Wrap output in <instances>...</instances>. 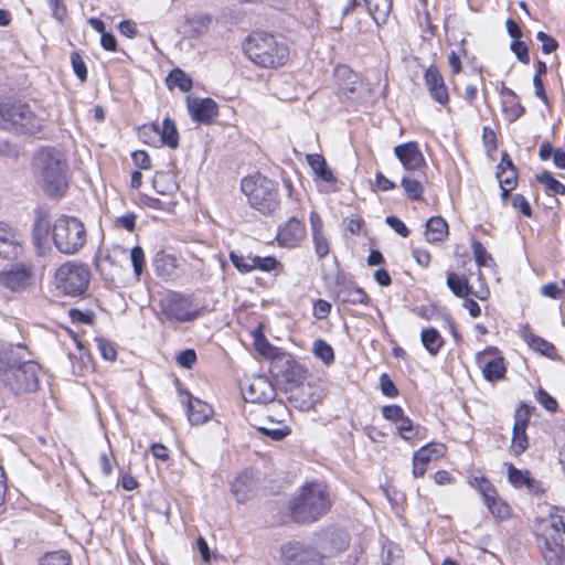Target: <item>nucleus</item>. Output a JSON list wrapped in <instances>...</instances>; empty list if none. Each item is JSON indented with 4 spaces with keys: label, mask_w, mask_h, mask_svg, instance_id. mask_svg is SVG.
<instances>
[{
    "label": "nucleus",
    "mask_w": 565,
    "mask_h": 565,
    "mask_svg": "<svg viewBox=\"0 0 565 565\" xmlns=\"http://www.w3.org/2000/svg\"><path fill=\"white\" fill-rule=\"evenodd\" d=\"M21 344L11 345L1 353L0 381L13 395L33 393L40 386L41 366L32 360L22 361Z\"/></svg>",
    "instance_id": "f257e3e1"
},
{
    "label": "nucleus",
    "mask_w": 565,
    "mask_h": 565,
    "mask_svg": "<svg viewBox=\"0 0 565 565\" xmlns=\"http://www.w3.org/2000/svg\"><path fill=\"white\" fill-rule=\"evenodd\" d=\"M33 175L50 196H62L68 188V163L64 152L43 147L33 156Z\"/></svg>",
    "instance_id": "f03ea898"
},
{
    "label": "nucleus",
    "mask_w": 565,
    "mask_h": 565,
    "mask_svg": "<svg viewBox=\"0 0 565 565\" xmlns=\"http://www.w3.org/2000/svg\"><path fill=\"white\" fill-rule=\"evenodd\" d=\"M46 121L43 110L36 111L24 102L17 99L0 102V129L33 136L44 129Z\"/></svg>",
    "instance_id": "7ed1b4c3"
},
{
    "label": "nucleus",
    "mask_w": 565,
    "mask_h": 565,
    "mask_svg": "<svg viewBox=\"0 0 565 565\" xmlns=\"http://www.w3.org/2000/svg\"><path fill=\"white\" fill-rule=\"evenodd\" d=\"M291 519L300 524H308L321 519L331 507L329 494L320 483L301 487L289 501Z\"/></svg>",
    "instance_id": "20e7f679"
},
{
    "label": "nucleus",
    "mask_w": 565,
    "mask_h": 565,
    "mask_svg": "<svg viewBox=\"0 0 565 565\" xmlns=\"http://www.w3.org/2000/svg\"><path fill=\"white\" fill-rule=\"evenodd\" d=\"M245 53L256 65L271 68L285 65L289 57L288 46L264 32H255L248 36Z\"/></svg>",
    "instance_id": "39448f33"
},
{
    "label": "nucleus",
    "mask_w": 565,
    "mask_h": 565,
    "mask_svg": "<svg viewBox=\"0 0 565 565\" xmlns=\"http://www.w3.org/2000/svg\"><path fill=\"white\" fill-rule=\"evenodd\" d=\"M52 237L61 253L74 255L86 243V228L77 217L63 215L54 222Z\"/></svg>",
    "instance_id": "423d86ee"
},
{
    "label": "nucleus",
    "mask_w": 565,
    "mask_h": 565,
    "mask_svg": "<svg viewBox=\"0 0 565 565\" xmlns=\"http://www.w3.org/2000/svg\"><path fill=\"white\" fill-rule=\"evenodd\" d=\"M243 193L250 205L263 213H271L278 206L276 184L268 178L256 174L242 180Z\"/></svg>",
    "instance_id": "0eeeda50"
},
{
    "label": "nucleus",
    "mask_w": 565,
    "mask_h": 565,
    "mask_svg": "<svg viewBox=\"0 0 565 565\" xmlns=\"http://www.w3.org/2000/svg\"><path fill=\"white\" fill-rule=\"evenodd\" d=\"M256 348L262 355L271 358L269 370L276 379L298 383L305 377V369L290 355L277 352V349L265 340H256Z\"/></svg>",
    "instance_id": "6e6552de"
},
{
    "label": "nucleus",
    "mask_w": 565,
    "mask_h": 565,
    "mask_svg": "<svg viewBox=\"0 0 565 565\" xmlns=\"http://www.w3.org/2000/svg\"><path fill=\"white\" fill-rule=\"evenodd\" d=\"M90 273L86 265L66 262L55 273V286L64 295L81 296L89 284Z\"/></svg>",
    "instance_id": "1a4fd4ad"
},
{
    "label": "nucleus",
    "mask_w": 565,
    "mask_h": 565,
    "mask_svg": "<svg viewBox=\"0 0 565 565\" xmlns=\"http://www.w3.org/2000/svg\"><path fill=\"white\" fill-rule=\"evenodd\" d=\"M159 308L160 313L170 321L186 322L200 315L192 296L175 291L166 294L159 301Z\"/></svg>",
    "instance_id": "9d476101"
},
{
    "label": "nucleus",
    "mask_w": 565,
    "mask_h": 565,
    "mask_svg": "<svg viewBox=\"0 0 565 565\" xmlns=\"http://www.w3.org/2000/svg\"><path fill=\"white\" fill-rule=\"evenodd\" d=\"M536 542L547 565H561L565 555L563 534L535 521Z\"/></svg>",
    "instance_id": "9b49d317"
},
{
    "label": "nucleus",
    "mask_w": 565,
    "mask_h": 565,
    "mask_svg": "<svg viewBox=\"0 0 565 565\" xmlns=\"http://www.w3.org/2000/svg\"><path fill=\"white\" fill-rule=\"evenodd\" d=\"M280 556L285 565H322V555L312 546L298 541L282 544Z\"/></svg>",
    "instance_id": "f8f14e48"
},
{
    "label": "nucleus",
    "mask_w": 565,
    "mask_h": 565,
    "mask_svg": "<svg viewBox=\"0 0 565 565\" xmlns=\"http://www.w3.org/2000/svg\"><path fill=\"white\" fill-rule=\"evenodd\" d=\"M476 363L482 371L488 382H497L504 379L507 363L495 347H488L476 354Z\"/></svg>",
    "instance_id": "ddd939ff"
},
{
    "label": "nucleus",
    "mask_w": 565,
    "mask_h": 565,
    "mask_svg": "<svg viewBox=\"0 0 565 565\" xmlns=\"http://www.w3.org/2000/svg\"><path fill=\"white\" fill-rule=\"evenodd\" d=\"M243 397L248 403L268 404L274 402L276 390L270 381L263 375H256L244 381L241 385Z\"/></svg>",
    "instance_id": "4468645a"
},
{
    "label": "nucleus",
    "mask_w": 565,
    "mask_h": 565,
    "mask_svg": "<svg viewBox=\"0 0 565 565\" xmlns=\"http://www.w3.org/2000/svg\"><path fill=\"white\" fill-rule=\"evenodd\" d=\"M306 225L300 220L292 216L279 225L276 241L280 247L294 248L306 238Z\"/></svg>",
    "instance_id": "2eb2a0df"
},
{
    "label": "nucleus",
    "mask_w": 565,
    "mask_h": 565,
    "mask_svg": "<svg viewBox=\"0 0 565 565\" xmlns=\"http://www.w3.org/2000/svg\"><path fill=\"white\" fill-rule=\"evenodd\" d=\"M529 422L530 409L527 406L521 405L515 412L511 440V451L515 456L523 454L529 447V439L526 436Z\"/></svg>",
    "instance_id": "dca6fc26"
},
{
    "label": "nucleus",
    "mask_w": 565,
    "mask_h": 565,
    "mask_svg": "<svg viewBox=\"0 0 565 565\" xmlns=\"http://www.w3.org/2000/svg\"><path fill=\"white\" fill-rule=\"evenodd\" d=\"M394 153L406 172H422L426 166L424 156L416 142H406L394 148Z\"/></svg>",
    "instance_id": "f3484780"
},
{
    "label": "nucleus",
    "mask_w": 565,
    "mask_h": 565,
    "mask_svg": "<svg viewBox=\"0 0 565 565\" xmlns=\"http://www.w3.org/2000/svg\"><path fill=\"white\" fill-rule=\"evenodd\" d=\"M32 276L31 267L24 264L13 265L10 269L0 273V286L11 291L25 289Z\"/></svg>",
    "instance_id": "a211bd4d"
},
{
    "label": "nucleus",
    "mask_w": 565,
    "mask_h": 565,
    "mask_svg": "<svg viewBox=\"0 0 565 565\" xmlns=\"http://www.w3.org/2000/svg\"><path fill=\"white\" fill-rule=\"evenodd\" d=\"M186 107L192 120L209 125L217 116V104L212 98L188 97Z\"/></svg>",
    "instance_id": "6ab92c4d"
},
{
    "label": "nucleus",
    "mask_w": 565,
    "mask_h": 565,
    "mask_svg": "<svg viewBox=\"0 0 565 565\" xmlns=\"http://www.w3.org/2000/svg\"><path fill=\"white\" fill-rule=\"evenodd\" d=\"M425 85L429 92L430 97L440 105H446L449 102L448 88L445 84L444 77L435 66L426 70L424 75Z\"/></svg>",
    "instance_id": "aec40b11"
},
{
    "label": "nucleus",
    "mask_w": 565,
    "mask_h": 565,
    "mask_svg": "<svg viewBox=\"0 0 565 565\" xmlns=\"http://www.w3.org/2000/svg\"><path fill=\"white\" fill-rule=\"evenodd\" d=\"M301 411H309L323 398V391L318 385L302 384L292 394Z\"/></svg>",
    "instance_id": "412c9836"
},
{
    "label": "nucleus",
    "mask_w": 565,
    "mask_h": 565,
    "mask_svg": "<svg viewBox=\"0 0 565 565\" xmlns=\"http://www.w3.org/2000/svg\"><path fill=\"white\" fill-rule=\"evenodd\" d=\"M21 239L19 234L8 224L0 222V256L15 257L19 254Z\"/></svg>",
    "instance_id": "4be33fe9"
},
{
    "label": "nucleus",
    "mask_w": 565,
    "mask_h": 565,
    "mask_svg": "<svg viewBox=\"0 0 565 565\" xmlns=\"http://www.w3.org/2000/svg\"><path fill=\"white\" fill-rule=\"evenodd\" d=\"M156 192L164 198H173L179 190L175 175L172 172H157L152 180Z\"/></svg>",
    "instance_id": "5701e85b"
},
{
    "label": "nucleus",
    "mask_w": 565,
    "mask_h": 565,
    "mask_svg": "<svg viewBox=\"0 0 565 565\" xmlns=\"http://www.w3.org/2000/svg\"><path fill=\"white\" fill-rule=\"evenodd\" d=\"M424 172H407L401 180L406 196L412 201H419L424 194Z\"/></svg>",
    "instance_id": "b1692460"
},
{
    "label": "nucleus",
    "mask_w": 565,
    "mask_h": 565,
    "mask_svg": "<svg viewBox=\"0 0 565 565\" xmlns=\"http://www.w3.org/2000/svg\"><path fill=\"white\" fill-rule=\"evenodd\" d=\"M500 95L502 97V108L505 117L510 121L519 119L524 113V107L519 103L516 94L511 88L503 86Z\"/></svg>",
    "instance_id": "393cba45"
},
{
    "label": "nucleus",
    "mask_w": 565,
    "mask_h": 565,
    "mask_svg": "<svg viewBox=\"0 0 565 565\" xmlns=\"http://www.w3.org/2000/svg\"><path fill=\"white\" fill-rule=\"evenodd\" d=\"M212 407L198 398H190L188 402V418L192 425L204 424L212 416Z\"/></svg>",
    "instance_id": "a878e982"
},
{
    "label": "nucleus",
    "mask_w": 565,
    "mask_h": 565,
    "mask_svg": "<svg viewBox=\"0 0 565 565\" xmlns=\"http://www.w3.org/2000/svg\"><path fill=\"white\" fill-rule=\"evenodd\" d=\"M211 19L204 14H196L189 17L182 24L183 34L196 38L207 32L210 28Z\"/></svg>",
    "instance_id": "bb28decb"
},
{
    "label": "nucleus",
    "mask_w": 565,
    "mask_h": 565,
    "mask_svg": "<svg viewBox=\"0 0 565 565\" xmlns=\"http://www.w3.org/2000/svg\"><path fill=\"white\" fill-rule=\"evenodd\" d=\"M253 479L247 472L239 475L232 483V493L238 503H244L253 495Z\"/></svg>",
    "instance_id": "cd10ccee"
},
{
    "label": "nucleus",
    "mask_w": 565,
    "mask_h": 565,
    "mask_svg": "<svg viewBox=\"0 0 565 565\" xmlns=\"http://www.w3.org/2000/svg\"><path fill=\"white\" fill-rule=\"evenodd\" d=\"M426 239L429 243L443 242L448 235V224L440 216H433L426 223Z\"/></svg>",
    "instance_id": "c85d7f7f"
},
{
    "label": "nucleus",
    "mask_w": 565,
    "mask_h": 565,
    "mask_svg": "<svg viewBox=\"0 0 565 565\" xmlns=\"http://www.w3.org/2000/svg\"><path fill=\"white\" fill-rule=\"evenodd\" d=\"M307 162L312 169L316 177L324 182L332 183L335 181L333 172L327 166L324 158L319 153L307 154Z\"/></svg>",
    "instance_id": "c756f323"
},
{
    "label": "nucleus",
    "mask_w": 565,
    "mask_h": 565,
    "mask_svg": "<svg viewBox=\"0 0 565 565\" xmlns=\"http://www.w3.org/2000/svg\"><path fill=\"white\" fill-rule=\"evenodd\" d=\"M536 522L544 524L545 529L556 530L565 534V510L561 508H553L548 514L536 519Z\"/></svg>",
    "instance_id": "7c9ffc66"
},
{
    "label": "nucleus",
    "mask_w": 565,
    "mask_h": 565,
    "mask_svg": "<svg viewBox=\"0 0 565 565\" xmlns=\"http://www.w3.org/2000/svg\"><path fill=\"white\" fill-rule=\"evenodd\" d=\"M367 7L369 13L376 23L384 22L391 11V0H363Z\"/></svg>",
    "instance_id": "2f4dec72"
},
{
    "label": "nucleus",
    "mask_w": 565,
    "mask_h": 565,
    "mask_svg": "<svg viewBox=\"0 0 565 565\" xmlns=\"http://www.w3.org/2000/svg\"><path fill=\"white\" fill-rule=\"evenodd\" d=\"M445 454L446 446L439 443L427 444L415 452L419 461H424L427 463L444 457Z\"/></svg>",
    "instance_id": "473e14b6"
},
{
    "label": "nucleus",
    "mask_w": 565,
    "mask_h": 565,
    "mask_svg": "<svg viewBox=\"0 0 565 565\" xmlns=\"http://www.w3.org/2000/svg\"><path fill=\"white\" fill-rule=\"evenodd\" d=\"M160 141L170 148H177L179 145V134L177 127L170 118H164L161 128H159Z\"/></svg>",
    "instance_id": "72a5a7b5"
},
{
    "label": "nucleus",
    "mask_w": 565,
    "mask_h": 565,
    "mask_svg": "<svg viewBox=\"0 0 565 565\" xmlns=\"http://www.w3.org/2000/svg\"><path fill=\"white\" fill-rule=\"evenodd\" d=\"M420 338L423 345L431 355H436L444 344L441 335L434 328L423 330Z\"/></svg>",
    "instance_id": "f704fd0d"
},
{
    "label": "nucleus",
    "mask_w": 565,
    "mask_h": 565,
    "mask_svg": "<svg viewBox=\"0 0 565 565\" xmlns=\"http://www.w3.org/2000/svg\"><path fill=\"white\" fill-rule=\"evenodd\" d=\"M447 286L457 297L460 298H466L471 292L468 279L455 273H448Z\"/></svg>",
    "instance_id": "c9c22d12"
},
{
    "label": "nucleus",
    "mask_w": 565,
    "mask_h": 565,
    "mask_svg": "<svg viewBox=\"0 0 565 565\" xmlns=\"http://www.w3.org/2000/svg\"><path fill=\"white\" fill-rule=\"evenodd\" d=\"M167 85L170 89L178 87L185 93L192 88V79L182 70L174 68L167 77Z\"/></svg>",
    "instance_id": "e433bc0d"
},
{
    "label": "nucleus",
    "mask_w": 565,
    "mask_h": 565,
    "mask_svg": "<svg viewBox=\"0 0 565 565\" xmlns=\"http://www.w3.org/2000/svg\"><path fill=\"white\" fill-rule=\"evenodd\" d=\"M339 297L343 302L352 305H367L370 298L367 294L359 287H348L339 291Z\"/></svg>",
    "instance_id": "4c0bfd02"
},
{
    "label": "nucleus",
    "mask_w": 565,
    "mask_h": 565,
    "mask_svg": "<svg viewBox=\"0 0 565 565\" xmlns=\"http://www.w3.org/2000/svg\"><path fill=\"white\" fill-rule=\"evenodd\" d=\"M396 429L401 437L406 441H414L419 438V426L414 425L412 419L407 416H404L398 423H396Z\"/></svg>",
    "instance_id": "58836bf2"
},
{
    "label": "nucleus",
    "mask_w": 565,
    "mask_h": 565,
    "mask_svg": "<svg viewBox=\"0 0 565 565\" xmlns=\"http://www.w3.org/2000/svg\"><path fill=\"white\" fill-rule=\"evenodd\" d=\"M508 469V479L516 488L531 487L532 479L529 471L516 469L512 463H505Z\"/></svg>",
    "instance_id": "ea45409f"
},
{
    "label": "nucleus",
    "mask_w": 565,
    "mask_h": 565,
    "mask_svg": "<svg viewBox=\"0 0 565 565\" xmlns=\"http://www.w3.org/2000/svg\"><path fill=\"white\" fill-rule=\"evenodd\" d=\"M470 483L482 495L484 503H488L497 495L493 484L483 477L476 476L472 478Z\"/></svg>",
    "instance_id": "a19ab883"
},
{
    "label": "nucleus",
    "mask_w": 565,
    "mask_h": 565,
    "mask_svg": "<svg viewBox=\"0 0 565 565\" xmlns=\"http://www.w3.org/2000/svg\"><path fill=\"white\" fill-rule=\"evenodd\" d=\"M156 271L163 277H170L175 268V258L167 254H158L154 259Z\"/></svg>",
    "instance_id": "79ce46f5"
},
{
    "label": "nucleus",
    "mask_w": 565,
    "mask_h": 565,
    "mask_svg": "<svg viewBox=\"0 0 565 565\" xmlns=\"http://www.w3.org/2000/svg\"><path fill=\"white\" fill-rule=\"evenodd\" d=\"M312 352L318 359L328 365L334 361V352L332 347L322 339H318L313 342Z\"/></svg>",
    "instance_id": "37998d69"
},
{
    "label": "nucleus",
    "mask_w": 565,
    "mask_h": 565,
    "mask_svg": "<svg viewBox=\"0 0 565 565\" xmlns=\"http://www.w3.org/2000/svg\"><path fill=\"white\" fill-rule=\"evenodd\" d=\"M497 177L502 190V198L507 199L509 192L516 185V171L515 169L503 170L502 172H497Z\"/></svg>",
    "instance_id": "c03bdc74"
},
{
    "label": "nucleus",
    "mask_w": 565,
    "mask_h": 565,
    "mask_svg": "<svg viewBox=\"0 0 565 565\" xmlns=\"http://www.w3.org/2000/svg\"><path fill=\"white\" fill-rule=\"evenodd\" d=\"M40 565H72V558L66 551L50 552L41 557Z\"/></svg>",
    "instance_id": "a18cd8bd"
},
{
    "label": "nucleus",
    "mask_w": 565,
    "mask_h": 565,
    "mask_svg": "<svg viewBox=\"0 0 565 565\" xmlns=\"http://www.w3.org/2000/svg\"><path fill=\"white\" fill-rule=\"evenodd\" d=\"M537 181L545 185L550 194H565V185L556 180L550 172L537 175Z\"/></svg>",
    "instance_id": "49530a36"
},
{
    "label": "nucleus",
    "mask_w": 565,
    "mask_h": 565,
    "mask_svg": "<svg viewBox=\"0 0 565 565\" xmlns=\"http://www.w3.org/2000/svg\"><path fill=\"white\" fill-rule=\"evenodd\" d=\"M143 203L146 206L153 209V210H161L168 213H171L174 211V207L177 205V201L173 198H164L158 199V198H151L146 196L143 199Z\"/></svg>",
    "instance_id": "de8ad7c7"
},
{
    "label": "nucleus",
    "mask_w": 565,
    "mask_h": 565,
    "mask_svg": "<svg viewBox=\"0 0 565 565\" xmlns=\"http://www.w3.org/2000/svg\"><path fill=\"white\" fill-rule=\"evenodd\" d=\"M472 252L478 266L491 267L493 265L491 255L487 252L486 247L480 242L473 241Z\"/></svg>",
    "instance_id": "09e8293b"
},
{
    "label": "nucleus",
    "mask_w": 565,
    "mask_h": 565,
    "mask_svg": "<svg viewBox=\"0 0 565 565\" xmlns=\"http://www.w3.org/2000/svg\"><path fill=\"white\" fill-rule=\"evenodd\" d=\"M281 422H284L282 418L279 420L278 427L260 426L258 427V430L265 436L270 437L273 440H281L290 434V428L286 425H281Z\"/></svg>",
    "instance_id": "8fccbe9b"
},
{
    "label": "nucleus",
    "mask_w": 565,
    "mask_h": 565,
    "mask_svg": "<svg viewBox=\"0 0 565 565\" xmlns=\"http://www.w3.org/2000/svg\"><path fill=\"white\" fill-rule=\"evenodd\" d=\"M230 258L233 263V265L241 271V273H249L253 269H255L254 264V256H242L237 255L236 253L232 252L230 255Z\"/></svg>",
    "instance_id": "3c124183"
},
{
    "label": "nucleus",
    "mask_w": 565,
    "mask_h": 565,
    "mask_svg": "<svg viewBox=\"0 0 565 565\" xmlns=\"http://www.w3.org/2000/svg\"><path fill=\"white\" fill-rule=\"evenodd\" d=\"M315 253L319 259L324 258L330 253V243L326 233L312 236Z\"/></svg>",
    "instance_id": "603ef678"
},
{
    "label": "nucleus",
    "mask_w": 565,
    "mask_h": 565,
    "mask_svg": "<svg viewBox=\"0 0 565 565\" xmlns=\"http://www.w3.org/2000/svg\"><path fill=\"white\" fill-rule=\"evenodd\" d=\"M526 340L533 350L539 351L543 355H550L554 351V345L552 343L537 335L531 334Z\"/></svg>",
    "instance_id": "864d4df0"
},
{
    "label": "nucleus",
    "mask_w": 565,
    "mask_h": 565,
    "mask_svg": "<svg viewBox=\"0 0 565 565\" xmlns=\"http://www.w3.org/2000/svg\"><path fill=\"white\" fill-rule=\"evenodd\" d=\"M130 260L134 267V273L139 277L143 271L145 253L140 246H135L130 250Z\"/></svg>",
    "instance_id": "5fc2aeb1"
},
{
    "label": "nucleus",
    "mask_w": 565,
    "mask_h": 565,
    "mask_svg": "<svg viewBox=\"0 0 565 565\" xmlns=\"http://www.w3.org/2000/svg\"><path fill=\"white\" fill-rule=\"evenodd\" d=\"M486 504L489 511L497 518L504 519L510 514L509 505L498 499L497 495Z\"/></svg>",
    "instance_id": "6e6d98bb"
},
{
    "label": "nucleus",
    "mask_w": 565,
    "mask_h": 565,
    "mask_svg": "<svg viewBox=\"0 0 565 565\" xmlns=\"http://www.w3.org/2000/svg\"><path fill=\"white\" fill-rule=\"evenodd\" d=\"M96 343H97V348H98L100 355L105 360L114 361L116 359L117 351H116L115 345L110 341L103 339V338H97Z\"/></svg>",
    "instance_id": "4d7b16f0"
},
{
    "label": "nucleus",
    "mask_w": 565,
    "mask_h": 565,
    "mask_svg": "<svg viewBox=\"0 0 565 565\" xmlns=\"http://www.w3.org/2000/svg\"><path fill=\"white\" fill-rule=\"evenodd\" d=\"M254 264H255V269H260L263 271H271V270H275L280 264L279 262L273 257V256H267V257H260V256H254Z\"/></svg>",
    "instance_id": "13d9d810"
},
{
    "label": "nucleus",
    "mask_w": 565,
    "mask_h": 565,
    "mask_svg": "<svg viewBox=\"0 0 565 565\" xmlns=\"http://www.w3.org/2000/svg\"><path fill=\"white\" fill-rule=\"evenodd\" d=\"M536 39L541 42L542 52L545 54H551L558 47L557 41L543 31L537 32Z\"/></svg>",
    "instance_id": "bf43d9fd"
},
{
    "label": "nucleus",
    "mask_w": 565,
    "mask_h": 565,
    "mask_svg": "<svg viewBox=\"0 0 565 565\" xmlns=\"http://www.w3.org/2000/svg\"><path fill=\"white\" fill-rule=\"evenodd\" d=\"M510 49L521 63H530L529 50L524 42H522L521 40L512 41Z\"/></svg>",
    "instance_id": "052dcab7"
},
{
    "label": "nucleus",
    "mask_w": 565,
    "mask_h": 565,
    "mask_svg": "<svg viewBox=\"0 0 565 565\" xmlns=\"http://www.w3.org/2000/svg\"><path fill=\"white\" fill-rule=\"evenodd\" d=\"M159 135V127L157 125H143L139 128V138L147 143H150L157 139Z\"/></svg>",
    "instance_id": "680f3d73"
},
{
    "label": "nucleus",
    "mask_w": 565,
    "mask_h": 565,
    "mask_svg": "<svg viewBox=\"0 0 565 565\" xmlns=\"http://www.w3.org/2000/svg\"><path fill=\"white\" fill-rule=\"evenodd\" d=\"M382 415L385 419L394 422L395 424L405 416L403 408L398 405L384 406L382 409Z\"/></svg>",
    "instance_id": "e2e57ef3"
},
{
    "label": "nucleus",
    "mask_w": 565,
    "mask_h": 565,
    "mask_svg": "<svg viewBox=\"0 0 565 565\" xmlns=\"http://www.w3.org/2000/svg\"><path fill=\"white\" fill-rule=\"evenodd\" d=\"M71 62H72V66H73V70H74V73L76 74V76L82 82L86 81V78H87V70H86V66H85L83 60L78 55V53H73L71 55Z\"/></svg>",
    "instance_id": "0e129e2a"
},
{
    "label": "nucleus",
    "mask_w": 565,
    "mask_h": 565,
    "mask_svg": "<svg viewBox=\"0 0 565 565\" xmlns=\"http://www.w3.org/2000/svg\"><path fill=\"white\" fill-rule=\"evenodd\" d=\"M196 361V353L194 350L188 349L180 352L177 356V362L180 366L191 369Z\"/></svg>",
    "instance_id": "69168bd1"
},
{
    "label": "nucleus",
    "mask_w": 565,
    "mask_h": 565,
    "mask_svg": "<svg viewBox=\"0 0 565 565\" xmlns=\"http://www.w3.org/2000/svg\"><path fill=\"white\" fill-rule=\"evenodd\" d=\"M330 311H331V303L323 299H318L313 303V316L318 320L326 319L328 317V315L330 313Z\"/></svg>",
    "instance_id": "338daca9"
},
{
    "label": "nucleus",
    "mask_w": 565,
    "mask_h": 565,
    "mask_svg": "<svg viewBox=\"0 0 565 565\" xmlns=\"http://www.w3.org/2000/svg\"><path fill=\"white\" fill-rule=\"evenodd\" d=\"M512 206L524 216H531L532 214L531 205L522 194H516L512 198Z\"/></svg>",
    "instance_id": "774afa93"
}]
</instances>
